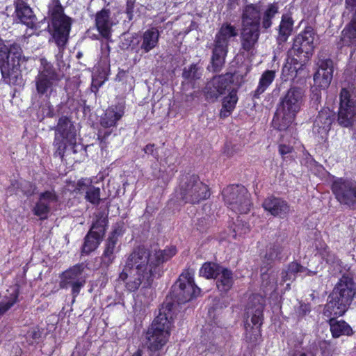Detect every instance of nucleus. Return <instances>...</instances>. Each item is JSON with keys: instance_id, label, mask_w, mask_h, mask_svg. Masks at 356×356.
Returning <instances> with one entry per match:
<instances>
[{"instance_id": "864d4df0", "label": "nucleus", "mask_w": 356, "mask_h": 356, "mask_svg": "<svg viewBox=\"0 0 356 356\" xmlns=\"http://www.w3.org/2000/svg\"><path fill=\"white\" fill-rule=\"evenodd\" d=\"M311 305L300 302L299 306L296 309V314L298 319H302L311 312Z\"/></svg>"}, {"instance_id": "ddd939ff", "label": "nucleus", "mask_w": 356, "mask_h": 356, "mask_svg": "<svg viewBox=\"0 0 356 356\" xmlns=\"http://www.w3.org/2000/svg\"><path fill=\"white\" fill-rule=\"evenodd\" d=\"M316 70L314 74V86L327 90L333 79L334 61L327 54L320 51L316 60Z\"/></svg>"}, {"instance_id": "a211bd4d", "label": "nucleus", "mask_w": 356, "mask_h": 356, "mask_svg": "<svg viewBox=\"0 0 356 356\" xmlns=\"http://www.w3.org/2000/svg\"><path fill=\"white\" fill-rule=\"evenodd\" d=\"M232 75L229 74L215 76L207 82L204 89L205 99L209 102H214L227 90L232 83Z\"/></svg>"}, {"instance_id": "3c124183", "label": "nucleus", "mask_w": 356, "mask_h": 356, "mask_svg": "<svg viewBox=\"0 0 356 356\" xmlns=\"http://www.w3.org/2000/svg\"><path fill=\"white\" fill-rule=\"evenodd\" d=\"M238 217L236 222H234V232L236 235H243L248 233L250 231V226L248 222H243Z\"/></svg>"}, {"instance_id": "7ed1b4c3", "label": "nucleus", "mask_w": 356, "mask_h": 356, "mask_svg": "<svg viewBox=\"0 0 356 356\" xmlns=\"http://www.w3.org/2000/svg\"><path fill=\"white\" fill-rule=\"evenodd\" d=\"M356 293L355 283L352 278L343 276L327 297L323 308V315L326 317L343 316L351 305Z\"/></svg>"}, {"instance_id": "0eeeda50", "label": "nucleus", "mask_w": 356, "mask_h": 356, "mask_svg": "<svg viewBox=\"0 0 356 356\" xmlns=\"http://www.w3.org/2000/svg\"><path fill=\"white\" fill-rule=\"evenodd\" d=\"M172 319L166 314H158L145 334L148 350L155 353L161 350L168 343Z\"/></svg>"}, {"instance_id": "6ab92c4d", "label": "nucleus", "mask_w": 356, "mask_h": 356, "mask_svg": "<svg viewBox=\"0 0 356 356\" xmlns=\"http://www.w3.org/2000/svg\"><path fill=\"white\" fill-rule=\"evenodd\" d=\"M15 11L13 15V21L17 24L25 25L29 29L35 27L36 16L32 8L24 0L14 1Z\"/></svg>"}, {"instance_id": "338daca9", "label": "nucleus", "mask_w": 356, "mask_h": 356, "mask_svg": "<svg viewBox=\"0 0 356 356\" xmlns=\"http://www.w3.org/2000/svg\"><path fill=\"white\" fill-rule=\"evenodd\" d=\"M31 339L33 340L31 343H33V341H36L42 337V332L40 330L38 327L33 328V330L30 332L29 334Z\"/></svg>"}, {"instance_id": "9d476101", "label": "nucleus", "mask_w": 356, "mask_h": 356, "mask_svg": "<svg viewBox=\"0 0 356 356\" xmlns=\"http://www.w3.org/2000/svg\"><path fill=\"white\" fill-rule=\"evenodd\" d=\"M339 99L337 123L341 127L350 128L356 124V99L346 88L341 89Z\"/></svg>"}, {"instance_id": "13d9d810", "label": "nucleus", "mask_w": 356, "mask_h": 356, "mask_svg": "<svg viewBox=\"0 0 356 356\" xmlns=\"http://www.w3.org/2000/svg\"><path fill=\"white\" fill-rule=\"evenodd\" d=\"M322 89L315 87L312 89L311 100L314 102V104L318 106L321 101V90Z\"/></svg>"}, {"instance_id": "b1692460", "label": "nucleus", "mask_w": 356, "mask_h": 356, "mask_svg": "<svg viewBox=\"0 0 356 356\" xmlns=\"http://www.w3.org/2000/svg\"><path fill=\"white\" fill-rule=\"evenodd\" d=\"M55 131L56 135L65 138L70 145H72L73 147L76 145V130L69 117L63 115L59 118Z\"/></svg>"}, {"instance_id": "aec40b11", "label": "nucleus", "mask_w": 356, "mask_h": 356, "mask_svg": "<svg viewBox=\"0 0 356 356\" xmlns=\"http://www.w3.org/2000/svg\"><path fill=\"white\" fill-rule=\"evenodd\" d=\"M262 207L273 216L282 219L286 218L291 211V207L285 200L274 195L267 197Z\"/></svg>"}, {"instance_id": "a878e982", "label": "nucleus", "mask_w": 356, "mask_h": 356, "mask_svg": "<svg viewBox=\"0 0 356 356\" xmlns=\"http://www.w3.org/2000/svg\"><path fill=\"white\" fill-rule=\"evenodd\" d=\"M160 32L157 27L152 26L145 30L138 40L139 50L147 54L159 46Z\"/></svg>"}, {"instance_id": "4be33fe9", "label": "nucleus", "mask_w": 356, "mask_h": 356, "mask_svg": "<svg viewBox=\"0 0 356 356\" xmlns=\"http://www.w3.org/2000/svg\"><path fill=\"white\" fill-rule=\"evenodd\" d=\"M261 35V27L242 25L240 33L241 47L243 51L250 53L255 49Z\"/></svg>"}, {"instance_id": "8fccbe9b", "label": "nucleus", "mask_w": 356, "mask_h": 356, "mask_svg": "<svg viewBox=\"0 0 356 356\" xmlns=\"http://www.w3.org/2000/svg\"><path fill=\"white\" fill-rule=\"evenodd\" d=\"M125 232L124 223L123 221L115 222L112 230L108 234V237L119 241V238L122 237Z\"/></svg>"}, {"instance_id": "de8ad7c7", "label": "nucleus", "mask_w": 356, "mask_h": 356, "mask_svg": "<svg viewBox=\"0 0 356 356\" xmlns=\"http://www.w3.org/2000/svg\"><path fill=\"white\" fill-rule=\"evenodd\" d=\"M65 138L55 135L53 143L55 147L54 156H59L61 159H63L67 148Z\"/></svg>"}, {"instance_id": "4468645a", "label": "nucleus", "mask_w": 356, "mask_h": 356, "mask_svg": "<svg viewBox=\"0 0 356 356\" xmlns=\"http://www.w3.org/2000/svg\"><path fill=\"white\" fill-rule=\"evenodd\" d=\"M336 121L337 122V115L333 109L323 107L318 112L313 122L312 132L318 143L327 141L329 132Z\"/></svg>"}, {"instance_id": "6e6552de", "label": "nucleus", "mask_w": 356, "mask_h": 356, "mask_svg": "<svg viewBox=\"0 0 356 356\" xmlns=\"http://www.w3.org/2000/svg\"><path fill=\"white\" fill-rule=\"evenodd\" d=\"M222 195L225 204L236 213L247 214L253 206L251 195L243 185L228 186L222 190Z\"/></svg>"}, {"instance_id": "37998d69", "label": "nucleus", "mask_w": 356, "mask_h": 356, "mask_svg": "<svg viewBox=\"0 0 356 356\" xmlns=\"http://www.w3.org/2000/svg\"><path fill=\"white\" fill-rule=\"evenodd\" d=\"M101 190L99 187L91 184L86 191L85 200L95 206H98L101 202Z\"/></svg>"}, {"instance_id": "e2e57ef3", "label": "nucleus", "mask_w": 356, "mask_h": 356, "mask_svg": "<svg viewBox=\"0 0 356 356\" xmlns=\"http://www.w3.org/2000/svg\"><path fill=\"white\" fill-rule=\"evenodd\" d=\"M279 153L283 156L293 151V147L289 145L280 144L278 146Z\"/></svg>"}, {"instance_id": "2eb2a0df", "label": "nucleus", "mask_w": 356, "mask_h": 356, "mask_svg": "<svg viewBox=\"0 0 356 356\" xmlns=\"http://www.w3.org/2000/svg\"><path fill=\"white\" fill-rule=\"evenodd\" d=\"M315 35L316 33L312 27L306 26L295 37L289 54L296 57H301L303 55L305 60H309L315 48L314 44Z\"/></svg>"}, {"instance_id": "5701e85b", "label": "nucleus", "mask_w": 356, "mask_h": 356, "mask_svg": "<svg viewBox=\"0 0 356 356\" xmlns=\"http://www.w3.org/2000/svg\"><path fill=\"white\" fill-rule=\"evenodd\" d=\"M284 248L279 243H270L266 247L265 254L261 257L262 266L261 267V279L264 280L268 277V270L272 267L275 261H280L282 258V253Z\"/></svg>"}, {"instance_id": "774afa93", "label": "nucleus", "mask_w": 356, "mask_h": 356, "mask_svg": "<svg viewBox=\"0 0 356 356\" xmlns=\"http://www.w3.org/2000/svg\"><path fill=\"white\" fill-rule=\"evenodd\" d=\"M293 274H291L289 270L287 269H283L281 273V282L284 283L289 280H291L292 278Z\"/></svg>"}, {"instance_id": "9b49d317", "label": "nucleus", "mask_w": 356, "mask_h": 356, "mask_svg": "<svg viewBox=\"0 0 356 356\" xmlns=\"http://www.w3.org/2000/svg\"><path fill=\"white\" fill-rule=\"evenodd\" d=\"M336 200L342 205L356 209V181L348 177H335L330 186Z\"/></svg>"}, {"instance_id": "680f3d73", "label": "nucleus", "mask_w": 356, "mask_h": 356, "mask_svg": "<svg viewBox=\"0 0 356 356\" xmlns=\"http://www.w3.org/2000/svg\"><path fill=\"white\" fill-rule=\"evenodd\" d=\"M145 154L152 155L154 159H158L159 152L154 144L149 143L143 148Z\"/></svg>"}, {"instance_id": "4d7b16f0", "label": "nucleus", "mask_w": 356, "mask_h": 356, "mask_svg": "<svg viewBox=\"0 0 356 356\" xmlns=\"http://www.w3.org/2000/svg\"><path fill=\"white\" fill-rule=\"evenodd\" d=\"M287 269L289 270L291 274H293L294 280L296 277V275L298 273H304L306 270V268L302 266L300 264L296 261H292L289 263L287 266Z\"/></svg>"}, {"instance_id": "c756f323", "label": "nucleus", "mask_w": 356, "mask_h": 356, "mask_svg": "<svg viewBox=\"0 0 356 356\" xmlns=\"http://www.w3.org/2000/svg\"><path fill=\"white\" fill-rule=\"evenodd\" d=\"M339 316L332 315L331 317H328L327 323L330 325L332 337L337 339L343 335L352 336L354 332L351 326L344 320H337V318Z\"/></svg>"}, {"instance_id": "f8f14e48", "label": "nucleus", "mask_w": 356, "mask_h": 356, "mask_svg": "<svg viewBox=\"0 0 356 356\" xmlns=\"http://www.w3.org/2000/svg\"><path fill=\"white\" fill-rule=\"evenodd\" d=\"M60 80L59 74L52 64L45 61L35 79V88L40 96L49 97L54 88Z\"/></svg>"}, {"instance_id": "e433bc0d", "label": "nucleus", "mask_w": 356, "mask_h": 356, "mask_svg": "<svg viewBox=\"0 0 356 356\" xmlns=\"http://www.w3.org/2000/svg\"><path fill=\"white\" fill-rule=\"evenodd\" d=\"M102 241L97 234H93L91 232L88 231L81 247V254L82 256L90 255L99 248Z\"/></svg>"}, {"instance_id": "ea45409f", "label": "nucleus", "mask_w": 356, "mask_h": 356, "mask_svg": "<svg viewBox=\"0 0 356 356\" xmlns=\"http://www.w3.org/2000/svg\"><path fill=\"white\" fill-rule=\"evenodd\" d=\"M341 41L344 46L356 47V26L348 23L341 32Z\"/></svg>"}, {"instance_id": "412c9836", "label": "nucleus", "mask_w": 356, "mask_h": 356, "mask_svg": "<svg viewBox=\"0 0 356 356\" xmlns=\"http://www.w3.org/2000/svg\"><path fill=\"white\" fill-rule=\"evenodd\" d=\"M113 22L111 17V10L104 8L95 15V27L100 36L106 40L112 41V27Z\"/></svg>"}, {"instance_id": "cd10ccee", "label": "nucleus", "mask_w": 356, "mask_h": 356, "mask_svg": "<svg viewBox=\"0 0 356 356\" xmlns=\"http://www.w3.org/2000/svg\"><path fill=\"white\" fill-rule=\"evenodd\" d=\"M119 241L107 237L104 245V250L100 257L101 265L104 267H109L115 260L116 254L120 250Z\"/></svg>"}, {"instance_id": "603ef678", "label": "nucleus", "mask_w": 356, "mask_h": 356, "mask_svg": "<svg viewBox=\"0 0 356 356\" xmlns=\"http://www.w3.org/2000/svg\"><path fill=\"white\" fill-rule=\"evenodd\" d=\"M172 299H173L172 298ZM174 300H168L166 298V300L161 305V308H159V314H166V316L172 319V312L174 308Z\"/></svg>"}, {"instance_id": "5fc2aeb1", "label": "nucleus", "mask_w": 356, "mask_h": 356, "mask_svg": "<svg viewBox=\"0 0 356 356\" xmlns=\"http://www.w3.org/2000/svg\"><path fill=\"white\" fill-rule=\"evenodd\" d=\"M85 284L86 279L83 277L70 285L71 287V293L73 299H75L79 295L80 291L81 289L85 286Z\"/></svg>"}, {"instance_id": "a18cd8bd", "label": "nucleus", "mask_w": 356, "mask_h": 356, "mask_svg": "<svg viewBox=\"0 0 356 356\" xmlns=\"http://www.w3.org/2000/svg\"><path fill=\"white\" fill-rule=\"evenodd\" d=\"M318 254L327 263L333 262L335 258L334 254L330 250L328 245L324 242L321 241L316 247Z\"/></svg>"}, {"instance_id": "bb28decb", "label": "nucleus", "mask_w": 356, "mask_h": 356, "mask_svg": "<svg viewBox=\"0 0 356 356\" xmlns=\"http://www.w3.org/2000/svg\"><path fill=\"white\" fill-rule=\"evenodd\" d=\"M261 8L258 3H247L242 9L241 24L261 27Z\"/></svg>"}, {"instance_id": "473e14b6", "label": "nucleus", "mask_w": 356, "mask_h": 356, "mask_svg": "<svg viewBox=\"0 0 356 356\" xmlns=\"http://www.w3.org/2000/svg\"><path fill=\"white\" fill-rule=\"evenodd\" d=\"M296 118V115L277 107L272 120V125L278 131H286L295 121Z\"/></svg>"}, {"instance_id": "79ce46f5", "label": "nucleus", "mask_w": 356, "mask_h": 356, "mask_svg": "<svg viewBox=\"0 0 356 356\" xmlns=\"http://www.w3.org/2000/svg\"><path fill=\"white\" fill-rule=\"evenodd\" d=\"M245 341L248 343L256 344L261 337V329L259 326H250L249 323L245 325Z\"/></svg>"}, {"instance_id": "20e7f679", "label": "nucleus", "mask_w": 356, "mask_h": 356, "mask_svg": "<svg viewBox=\"0 0 356 356\" xmlns=\"http://www.w3.org/2000/svg\"><path fill=\"white\" fill-rule=\"evenodd\" d=\"M48 15L50 40H52L56 44L58 54L63 56L69 42L72 19L65 14L60 0L54 1L53 5L49 7Z\"/></svg>"}, {"instance_id": "2f4dec72", "label": "nucleus", "mask_w": 356, "mask_h": 356, "mask_svg": "<svg viewBox=\"0 0 356 356\" xmlns=\"http://www.w3.org/2000/svg\"><path fill=\"white\" fill-rule=\"evenodd\" d=\"M215 280L218 291L220 294L226 295L234 286V273L231 269L223 267Z\"/></svg>"}, {"instance_id": "09e8293b", "label": "nucleus", "mask_w": 356, "mask_h": 356, "mask_svg": "<svg viewBox=\"0 0 356 356\" xmlns=\"http://www.w3.org/2000/svg\"><path fill=\"white\" fill-rule=\"evenodd\" d=\"M199 67L197 64H191L188 68L185 67L182 72V77L187 81H193L200 79L198 74Z\"/></svg>"}, {"instance_id": "72a5a7b5", "label": "nucleus", "mask_w": 356, "mask_h": 356, "mask_svg": "<svg viewBox=\"0 0 356 356\" xmlns=\"http://www.w3.org/2000/svg\"><path fill=\"white\" fill-rule=\"evenodd\" d=\"M275 76L276 73L275 70H267L262 73L257 88L250 94L252 100L260 98V95L272 84Z\"/></svg>"}, {"instance_id": "49530a36", "label": "nucleus", "mask_w": 356, "mask_h": 356, "mask_svg": "<svg viewBox=\"0 0 356 356\" xmlns=\"http://www.w3.org/2000/svg\"><path fill=\"white\" fill-rule=\"evenodd\" d=\"M302 72L300 66H293L286 63L282 67V73L286 80L294 81Z\"/></svg>"}, {"instance_id": "6e6d98bb", "label": "nucleus", "mask_w": 356, "mask_h": 356, "mask_svg": "<svg viewBox=\"0 0 356 356\" xmlns=\"http://www.w3.org/2000/svg\"><path fill=\"white\" fill-rule=\"evenodd\" d=\"M91 184L92 181L90 179L82 177L77 181L74 191L77 193H81L85 188L87 190L88 186Z\"/></svg>"}, {"instance_id": "4c0bfd02", "label": "nucleus", "mask_w": 356, "mask_h": 356, "mask_svg": "<svg viewBox=\"0 0 356 356\" xmlns=\"http://www.w3.org/2000/svg\"><path fill=\"white\" fill-rule=\"evenodd\" d=\"M237 102L238 96L236 91L233 90L222 99V108L220 111V118H225L229 116L235 108Z\"/></svg>"}, {"instance_id": "f03ea898", "label": "nucleus", "mask_w": 356, "mask_h": 356, "mask_svg": "<svg viewBox=\"0 0 356 356\" xmlns=\"http://www.w3.org/2000/svg\"><path fill=\"white\" fill-rule=\"evenodd\" d=\"M23 50L19 44L10 43L0 38V71L3 83L15 86L22 77L20 61Z\"/></svg>"}, {"instance_id": "f3484780", "label": "nucleus", "mask_w": 356, "mask_h": 356, "mask_svg": "<svg viewBox=\"0 0 356 356\" xmlns=\"http://www.w3.org/2000/svg\"><path fill=\"white\" fill-rule=\"evenodd\" d=\"M59 199L58 194L54 188L40 193L32 209L33 213L41 220L48 219L52 209H57L54 207L59 205Z\"/></svg>"}, {"instance_id": "69168bd1", "label": "nucleus", "mask_w": 356, "mask_h": 356, "mask_svg": "<svg viewBox=\"0 0 356 356\" xmlns=\"http://www.w3.org/2000/svg\"><path fill=\"white\" fill-rule=\"evenodd\" d=\"M134 7L135 3L133 1H127L126 13L129 20H131L133 18Z\"/></svg>"}, {"instance_id": "c85d7f7f", "label": "nucleus", "mask_w": 356, "mask_h": 356, "mask_svg": "<svg viewBox=\"0 0 356 356\" xmlns=\"http://www.w3.org/2000/svg\"><path fill=\"white\" fill-rule=\"evenodd\" d=\"M295 21L291 13H284L281 17V20L277 29V35L276 38L279 44L285 43L293 31Z\"/></svg>"}, {"instance_id": "c9c22d12", "label": "nucleus", "mask_w": 356, "mask_h": 356, "mask_svg": "<svg viewBox=\"0 0 356 356\" xmlns=\"http://www.w3.org/2000/svg\"><path fill=\"white\" fill-rule=\"evenodd\" d=\"M279 13V4L277 2L268 3L263 13H261V29L267 31L273 24V19Z\"/></svg>"}, {"instance_id": "dca6fc26", "label": "nucleus", "mask_w": 356, "mask_h": 356, "mask_svg": "<svg viewBox=\"0 0 356 356\" xmlns=\"http://www.w3.org/2000/svg\"><path fill=\"white\" fill-rule=\"evenodd\" d=\"M305 99L304 88L292 86L280 98L277 107L297 115L304 104Z\"/></svg>"}, {"instance_id": "39448f33", "label": "nucleus", "mask_w": 356, "mask_h": 356, "mask_svg": "<svg viewBox=\"0 0 356 356\" xmlns=\"http://www.w3.org/2000/svg\"><path fill=\"white\" fill-rule=\"evenodd\" d=\"M178 195L184 204H197L210 197L211 189L198 175L184 173L179 179Z\"/></svg>"}, {"instance_id": "58836bf2", "label": "nucleus", "mask_w": 356, "mask_h": 356, "mask_svg": "<svg viewBox=\"0 0 356 356\" xmlns=\"http://www.w3.org/2000/svg\"><path fill=\"white\" fill-rule=\"evenodd\" d=\"M223 266L220 264L212 262L206 261L204 262L199 270L200 276L205 277L206 279H214L219 274L220 271L222 269Z\"/></svg>"}, {"instance_id": "a19ab883", "label": "nucleus", "mask_w": 356, "mask_h": 356, "mask_svg": "<svg viewBox=\"0 0 356 356\" xmlns=\"http://www.w3.org/2000/svg\"><path fill=\"white\" fill-rule=\"evenodd\" d=\"M265 308V304L264 302H258L257 305H254V308L252 309V315L251 316V323H252V326L256 327L259 326L260 329H261V326L264 323V311Z\"/></svg>"}, {"instance_id": "7c9ffc66", "label": "nucleus", "mask_w": 356, "mask_h": 356, "mask_svg": "<svg viewBox=\"0 0 356 356\" xmlns=\"http://www.w3.org/2000/svg\"><path fill=\"white\" fill-rule=\"evenodd\" d=\"M84 268L82 264H76L70 267L66 270L60 274L59 287L60 289H67L70 285L83 277L82 273Z\"/></svg>"}, {"instance_id": "f257e3e1", "label": "nucleus", "mask_w": 356, "mask_h": 356, "mask_svg": "<svg viewBox=\"0 0 356 356\" xmlns=\"http://www.w3.org/2000/svg\"><path fill=\"white\" fill-rule=\"evenodd\" d=\"M177 253L175 246L166 247L154 252L144 245H138L129 254L119 280L126 282V289L130 292L137 291L142 282L145 287H150L154 278L161 276L163 264Z\"/></svg>"}, {"instance_id": "bf43d9fd", "label": "nucleus", "mask_w": 356, "mask_h": 356, "mask_svg": "<svg viewBox=\"0 0 356 356\" xmlns=\"http://www.w3.org/2000/svg\"><path fill=\"white\" fill-rule=\"evenodd\" d=\"M295 56H293L292 58H289L287 60V63L289 65H291L293 66H300V70H304L303 69V63H305L307 60H305V57L303 55H302L301 57H297L295 58Z\"/></svg>"}, {"instance_id": "1a4fd4ad", "label": "nucleus", "mask_w": 356, "mask_h": 356, "mask_svg": "<svg viewBox=\"0 0 356 356\" xmlns=\"http://www.w3.org/2000/svg\"><path fill=\"white\" fill-rule=\"evenodd\" d=\"M201 289L195 284L194 272L192 270H185L172 286L171 298L177 304H185L196 298Z\"/></svg>"}, {"instance_id": "393cba45", "label": "nucleus", "mask_w": 356, "mask_h": 356, "mask_svg": "<svg viewBox=\"0 0 356 356\" xmlns=\"http://www.w3.org/2000/svg\"><path fill=\"white\" fill-rule=\"evenodd\" d=\"M124 113L125 106L122 103L108 106L100 118V125L106 129L115 127Z\"/></svg>"}, {"instance_id": "423d86ee", "label": "nucleus", "mask_w": 356, "mask_h": 356, "mask_svg": "<svg viewBox=\"0 0 356 356\" xmlns=\"http://www.w3.org/2000/svg\"><path fill=\"white\" fill-rule=\"evenodd\" d=\"M237 35L238 30L234 25L229 22L222 23L213 40L210 61L211 72L218 73L222 70L228 53L230 39Z\"/></svg>"}, {"instance_id": "f704fd0d", "label": "nucleus", "mask_w": 356, "mask_h": 356, "mask_svg": "<svg viewBox=\"0 0 356 356\" xmlns=\"http://www.w3.org/2000/svg\"><path fill=\"white\" fill-rule=\"evenodd\" d=\"M108 215L99 212L95 215L88 231L93 234H97L99 238L103 240L108 229Z\"/></svg>"}, {"instance_id": "052dcab7", "label": "nucleus", "mask_w": 356, "mask_h": 356, "mask_svg": "<svg viewBox=\"0 0 356 356\" xmlns=\"http://www.w3.org/2000/svg\"><path fill=\"white\" fill-rule=\"evenodd\" d=\"M15 183L17 185V187H19V185H20L22 187H23V188L22 189V191L23 192V193L24 195L29 196L33 193V185L31 182L24 181L23 183L19 184L16 181Z\"/></svg>"}, {"instance_id": "c03bdc74", "label": "nucleus", "mask_w": 356, "mask_h": 356, "mask_svg": "<svg viewBox=\"0 0 356 356\" xmlns=\"http://www.w3.org/2000/svg\"><path fill=\"white\" fill-rule=\"evenodd\" d=\"M19 297V290L15 289L8 297L0 302V315H3L9 310L17 301Z\"/></svg>"}, {"instance_id": "0e129e2a", "label": "nucleus", "mask_w": 356, "mask_h": 356, "mask_svg": "<svg viewBox=\"0 0 356 356\" xmlns=\"http://www.w3.org/2000/svg\"><path fill=\"white\" fill-rule=\"evenodd\" d=\"M209 227L207 219L205 218H201L198 220L197 223V229L201 232H206Z\"/></svg>"}]
</instances>
